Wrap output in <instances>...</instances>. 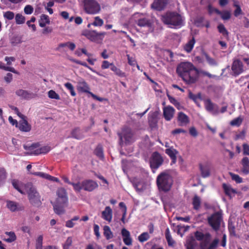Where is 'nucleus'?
<instances>
[{"label": "nucleus", "instance_id": "obj_1", "mask_svg": "<svg viewBox=\"0 0 249 249\" xmlns=\"http://www.w3.org/2000/svg\"><path fill=\"white\" fill-rule=\"evenodd\" d=\"M176 72L182 80L188 85L195 84L199 78V70L188 61L181 62L178 64Z\"/></svg>", "mask_w": 249, "mask_h": 249}, {"label": "nucleus", "instance_id": "obj_2", "mask_svg": "<svg viewBox=\"0 0 249 249\" xmlns=\"http://www.w3.org/2000/svg\"><path fill=\"white\" fill-rule=\"evenodd\" d=\"M57 197L54 202L51 201L54 212L58 215L65 213L64 209L68 203V197L66 190L63 188H59L56 192Z\"/></svg>", "mask_w": 249, "mask_h": 249}, {"label": "nucleus", "instance_id": "obj_3", "mask_svg": "<svg viewBox=\"0 0 249 249\" xmlns=\"http://www.w3.org/2000/svg\"><path fill=\"white\" fill-rule=\"evenodd\" d=\"M195 237L197 241H202L200 243V249H216L219 242V240L218 238H215L209 244L211 235L208 232L204 234L202 232L196 231L195 233Z\"/></svg>", "mask_w": 249, "mask_h": 249}, {"label": "nucleus", "instance_id": "obj_4", "mask_svg": "<svg viewBox=\"0 0 249 249\" xmlns=\"http://www.w3.org/2000/svg\"><path fill=\"white\" fill-rule=\"evenodd\" d=\"M172 184L173 179L169 174L162 172L157 177V185L160 191L168 192Z\"/></svg>", "mask_w": 249, "mask_h": 249}, {"label": "nucleus", "instance_id": "obj_5", "mask_svg": "<svg viewBox=\"0 0 249 249\" xmlns=\"http://www.w3.org/2000/svg\"><path fill=\"white\" fill-rule=\"evenodd\" d=\"M161 20L166 24L173 27H181L183 25L182 17L176 12H168L162 16Z\"/></svg>", "mask_w": 249, "mask_h": 249}, {"label": "nucleus", "instance_id": "obj_6", "mask_svg": "<svg viewBox=\"0 0 249 249\" xmlns=\"http://www.w3.org/2000/svg\"><path fill=\"white\" fill-rule=\"evenodd\" d=\"M24 187L30 203L35 206L40 205V196L35 186L31 183H27Z\"/></svg>", "mask_w": 249, "mask_h": 249}, {"label": "nucleus", "instance_id": "obj_7", "mask_svg": "<svg viewBox=\"0 0 249 249\" xmlns=\"http://www.w3.org/2000/svg\"><path fill=\"white\" fill-rule=\"evenodd\" d=\"M83 3L85 11L89 14H96L101 10L100 5L95 0H84Z\"/></svg>", "mask_w": 249, "mask_h": 249}, {"label": "nucleus", "instance_id": "obj_8", "mask_svg": "<svg viewBox=\"0 0 249 249\" xmlns=\"http://www.w3.org/2000/svg\"><path fill=\"white\" fill-rule=\"evenodd\" d=\"M163 159L158 151H155L149 159L150 167L153 172L157 170L163 162Z\"/></svg>", "mask_w": 249, "mask_h": 249}, {"label": "nucleus", "instance_id": "obj_9", "mask_svg": "<svg viewBox=\"0 0 249 249\" xmlns=\"http://www.w3.org/2000/svg\"><path fill=\"white\" fill-rule=\"evenodd\" d=\"M222 219V214L219 212L214 213L208 217V223L215 231H218Z\"/></svg>", "mask_w": 249, "mask_h": 249}, {"label": "nucleus", "instance_id": "obj_10", "mask_svg": "<svg viewBox=\"0 0 249 249\" xmlns=\"http://www.w3.org/2000/svg\"><path fill=\"white\" fill-rule=\"evenodd\" d=\"M77 89L79 91L89 93L91 94L94 98L96 99L99 101H101L100 98L97 97L95 95L89 91L90 88L88 84L83 79H81L78 82Z\"/></svg>", "mask_w": 249, "mask_h": 249}, {"label": "nucleus", "instance_id": "obj_11", "mask_svg": "<svg viewBox=\"0 0 249 249\" xmlns=\"http://www.w3.org/2000/svg\"><path fill=\"white\" fill-rule=\"evenodd\" d=\"M231 71L233 76L236 77L240 75L244 71V66L243 63L239 59L233 61L231 65Z\"/></svg>", "mask_w": 249, "mask_h": 249}, {"label": "nucleus", "instance_id": "obj_12", "mask_svg": "<svg viewBox=\"0 0 249 249\" xmlns=\"http://www.w3.org/2000/svg\"><path fill=\"white\" fill-rule=\"evenodd\" d=\"M205 107L206 110L213 115L218 114V107L217 105L212 103L210 99H206L204 102Z\"/></svg>", "mask_w": 249, "mask_h": 249}, {"label": "nucleus", "instance_id": "obj_13", "mask_svg": "<svg viewBox=\"0 0 249 249\" xmlns=\"http://www.w3.org/2000/svg\"><path fill=\"white\" fill-rule=\"evenodd\" d=\"M175 112V109L173 107L168 106L163 108V115L167 121H170L174 117Z\"/></svg>", "mask_w": 249, "mask_h": 249}, {"label": "nucleus", "instance_id": "obj_14", "mask_svg": "<svg viewBox=\"0 0 249 249\" xmlns=\"http://www.w3.org/2000/svg\"><path fill=\"white\" fill-rule=\"evenodd\" d=\"M98 186V184L92 180L87 179L83 181V187L85 191L91 192L97 188Z\"/></svg>", "mask_w": 249, "mask_h": 249}, {"label": "nucleus", "instance_id": "obj_15", "mask_svg": "<svg viewBox=\"0 0 249 249\" xmlns=\"http://www.w3.org/2000/svg\"><path fill=\"white\" fill-rule=\"evenodd\" d=\"M16 94L21 99L29 100L35 97V94L27 90L19 89L16 91Z\"/></svg>", "mask_w": 249, "mask_h": 249}, {"label": "nucleus", "instance_id": "obj_16", "mask_svg": "<svg viewBox=\"0 0 249 249\" xmlns=\"http://www.w3.org/2000/svg\"><path fill=\"white\" fill-rule=\"evenodd\" d=\"M177 120L180 126L186 125L190 122L189 117L182 111L178 113Z\"/></svg>", "mask_w": 249, "mask_h": 249}, {"label": "nucleus", "instance_id": "obj_17", "mask_svg": "<svg viewBox=\"0 0 249 249\" xmlns=\"http://www.w3.org/2000/svg\"><path fill=\"white\" fill-rule=\"evenodd\" d=\"M169 0H155L152 7L157 10H162L167 4Z\"/></svg>", "mask_w": 249, "mask_h": 249}, {"label": "nucleus", "instance_id": "obj_18", "mask_svg": "<svg viewBox=\"0 0 249 249\" xmlns=\"http://www.w3.org/2000/svg\"><path fill=\"white\" fill-rule=\"evenodd\" d=\"M17 127L20 131L23 132H28L31 129V125L28 123L26 119L20 121Z\"/></svg>", "mask_w": 249, "mask_h": 249}, {"label": "nucleus", "instance_id": "obj_19", "mask_svg": "<svg viewBox=\"0 0 249 249\" xmlns=\"http://www.w3.org/2000/svg\"><path fill=\"white\" fill-rule=\"evenodd\" d=\"M165 153L169 156L171 160V163H175L177 161V155L178 151L173 147L165 149Z\"/></svg>", "mask_w": 249, "mask_h": 249}, {"label": "nucleus", "instance_id": "obj_20", "mask_svg": "<svg viewBox=\"0 0 249 249\" xmlns=\"http://www.w3.org/2000/svg\"><path fill=\"white\" fill-rule=\"evenodd\" d=\"M242 168V172L245 175L249 174V158L247 157H243L241 161Z\"/></svg>", "mask_w": 249, "mask_h": 249}, {"label": "nucleus", "instance_id": "obj_21", "mask_svg": "<svg viewBox=\"0 0 249 249\" xmlns=\"http://www.w3.org/2000/svg\"><path fill=\"white\" fill-rule=\"evenodd\" d=\"M102 217L106 220L110 222L112 219V211L109 206H107L102 213Z\"/></svg>", "mask_w": 249, "mask_h": 249}, {"label": "nucleus", "instance_id": "obj_22", "mask_svg": "<svg viewBox=\"0 0 249 249\" xmlns=\"http://www.w3.org/2000/svg\"><path fill=\"white\" fill-rule=\"evenodd\" d=\"M196 40L194 36H193L192 38L190 39L183 46L184 50L187 53H191L194 47V45L195 44Z\"/></svg>", "mask_w": 249, "mask_h": 249}, {"label": "nucleus", "instance_id": "obj_23", "mask_svg": "<svg viewBox=\"0 0 249 249\" xmlns=\"http://www.w3.org/2000/svg\"><path fill=\"white\" fill-rule=\"evenodd\" d=\"M196 246L197 243L194 237L192 236L187 239L185 244L186 249H196Z\"/></svg>", "mask_w": 249, "mask_h": 249}, {"label": "nucleus", "instance_id": "obj_24", "mask_svg": "<svg viewBox=\"0 0 249 249\" xmlns=\"http://www.w3.org/2000/svg\"><path fill=\"white\" fill-rule=\"evenodd\" d=\"M6 206L12 212H15L21 210L18 203L11 200L6 201Z\"/></svg>", "mask_w": 249, "mask_h": 249}, {"label": "nucleus", "instance_id": "obj_25", "mask_svg": "<svg viewBox=\"0 0 249 249\" xmlns=\"http://www.w3.org/2000/svg\"><path fill=\"white\" fill-rule=\"evenodd\" d=\"M188 97L190 99L193 100L198 107H200V104L197 101V99H202V94L200 92L198 93L197 94H195L191 91H189Z\"/></svg>", "mask_w": 249, "mask_h": 249}, {"label": "nucleus", "instance_id": "obj_26", "mask_svg": "<svg viewBox=\"0 0 249 249\" xmlns=\"http://www.w3.org/2000/svg\"><path fill=\"white\" fill-rule=\"evenodd\" d=\"M66 47H68L71 51H73L75 48V45L73 43L70 42H67L64 43H60L56 48V50L60 51L61 48Z\"/></svg>", "mask_w": 249, "mask_h": 249}, {"label": "nucleus", "instance_id": "obj_27", "mask_svg": "<svg viewBox=\"0 0 249 249\" xmlns=\"http://www.w3.org/2000/svg\"><path fill=\"white\" fill-rule=\"evenodd\" d=\"M165 238L168 242V246L172 247L175 244V241L172 239L171 235L170 233V229L167 228L165 232Z\"/></svg>", "mask_w": 249, "mask_h": 249}, {"label": "nucleus", "instance_id": "obj_28", "mask_svg": "<svg viewBox=\"0 0 249 249\" xmlns=\"http://www.w3.org/2000/svg\"><path fill=\"white\" fill-rule=\"evenodd\" d=\"M222 187L226 195L231 197V194H235L236 191L232 189L230 185H227L225 183L222 184Z\"/></svg>", "mask_w": 249, "mask_h": 249}, {"label": "nucleus", "instance_id": "obj_29", "mask_svg": "<svg viewBox=\"0 0 249 249\" xmlns=\"http://www.w3.org/2000/svg\"><path fill=\"white\" fill-rule=\"evenodd\" d=\"M199 168L202 177L203 178H207L210 176V169L207 165H203L202 164H200Z\"/></svg>", "mask_w": 249, "mask_h": 249}, {"label": "nucleus", "instance_id": "obj_30", "mask_svg": "<svg viewBox=\"0 0 249 249\" xmlns=\"http://www.w3.org/2000/svg\"><path fill=\"white\" fill-rule=\"evenodd\" d=\"M137 25L140 27H150L151 25V22L149 19L144 18L138 20Z\"/></svg>", "mask_w": 249, "mask_h": 249}, {"label": "nucleus", "instance_id": "obj_31", "mask_svg": "<svg viewBox=\"0 0 249 249\" xmlns=\"http://www.w3.org/2000/svg\"><path fill=\"white\" fill-rule=\"evenodd\" d=\"M134 141V139L132 131L129 129L125 128V144Z\"/></svg>", "mask_w": 249, "mask_h": 249}, {"label": "nucleus", "instance_id": "obj_32", "mask_svg": "<svg viewBox=\"0 0 249 249\" xmlns=\"http://www.w3.org/2000/svg\"><path fill=\"white\" fill-rule=\"evenodd\" d=\"M192 203L194 209H195V210H198V209H199L200 207V198L198 196L195 195L193 199Z\"/></svg>", "mask_w": 249, "mask_h": 249}, {"label": "nucleus", "instance_id": "obj_33", "mask_svg": "<svg viewBox=\"0 0 249 249\" xmlns=\"http://www.w3.org/2000/svg\"><path fill=\"white\" fill-rule=\"evenodd\" d=\"M148 122L151 127H156L157 125V115L156 113H153L148 118Z\"/></svg>", "mask_w": 249, "mask_h": 249}, {"label": "nucleus", "instance_id": "obj_34", "mask_svg": "<svg viewBox=\"0 0 249 249\" xmlns=\"http://www.w3.org/2000/svg\"><path fill=\"white\" fill-rule=\"evenodd\" d=\"M84 35L91 41H95V40L98 37V33L95 31H89L86 32Z\"/></svg>", "mask_w": 249, "mask_h": 249}, {"label": "nucleus", "instance_id": "obj_35", "mask_svg": "<svg viewBox=\"0 0 249 249\" xmlns=\"http://www.w3.org/2000/svg\"><path fill=\"white\" fill-rule=\"evenodd\" d=\"M5 234L9 236V238L4 239L3 240L7 243H12L17 239L16 234L13 231H6Z\"/></svg>", "mask_w": 249, "mask_h": 249}, {"label": "nucleus", "instance_id": "obj_36", "mask_svg": "<svg viewBox=\"0 0 249 249\" xmlns=\"http://www.w3.org/2000/svg\"><path fill=\"white\" fill-rule=\"evenodd\" d=\"M39 22V26L40 27H44L46 24H49L50 23L49 17L46 15H42L40 17V19Z\"/></svg>", "mask_w": 249, "mask_h": 249}, {"label": "nucleus", "instance_id": "obj_37", "mask_svg": "<svg viewBox=\"0 0 249 249\" xmlns=\"http://www.w3.org/2000/svg\"><path fill=\"white\" fill-rule=\"evenodd\" d=\"M128 59V63L131 67H134L136 66L138 70H140V67L137 64L135 57L133 55L130 56L129 54L127 55Z\"/></svg>", "mask_w": 249, "mask_h": 249}, {"label": "nucleus", "instance_id": "obj_38", "mask_svg": "<svg viewBox=\"0 0 249 249\" xmlns=\"http://www.w3.org/2000/svg\"><path fill=\"white\" fill-rule=\"evenodd\" d=\"M94 154L100 159H103L104 158L103 148L101 144H98L94 150Z\"/></svg>", "mask_w": 249, "mask_h": 249}, {"label": "nucleus", "instance_id": "obj_39", "mask_svg": "<svg viewBox=\"0 0 249 249\" xmlns=\"http://www.w3.org/2000/svg\"><path fill=\"white\" fill-rule=\"evenodd\" d=\"M128 177L129 181L132 183L133 187L135 189H138V187L141 183L140 179H139V178H136V177H130L128 176Z\"/></svg>", "mask_w": 249, "mask_h": 249}, {"label": "nucleus", "instance_id": "obj_40", "mask_svg": "<svg viewBox=\"0 0 249 249\" xmlns=\"http://www.w3.org/2000/svg\"><path fill=\"white\" fill-rule=\"evenodd\" d=\"M218 31L222 34L223 36L225 37H228L229 36V32L226 29L224 25L222 24H220L218 25Z\"/></svg>", "mask_w": 249, "mask_h": 249}, {"label": "nucleus", "instance_id": "obj_41", "mask_svg": "<svg viewBox=\"0 0 249 249\" xmlns=\"http://www.w3.org/2000/svg\"><path fill=\"white\" fill-rule=\"evenodd\" d=\"M104 235L106 239L108 240L113 237V234L110 229L108 226H105L104 227Z\"/></svg>", "mask_w": 249, "mask_h": 249}, {"label": "nucleus", "instance_id": "obj_42", "mask_svg": "<svg viewBox=\"0 0 249 249\" xmlns=\"http://www.w3.org/2000/svg\"><path fill=\"white\" fill-rule=\"evenodd\" d=\"M72 137L76 139H81L83 138V135L80 132V130L78 128H75L72 130L71 133Z\"/></svg>", "mask_w": 249, "mask_h": 249}, {"label": "nucleus", "instance_id": "obj_43", "mask_svg": "<svg viewBox=\"0 0 249 249\" xmlns=\"http://www.w3.org/2000/svg\"><path fill=\"white\" fill-rule=\"evenodd\" d=\"M203 54L205 56L206 61L209 65L216 66L217 65L216 60L214 58L210 57L207 53L204 52Z\"/></svg>", "mask_w": 249, "mask_h": 249}, {"label": "nucleus", "instance_id": "obj_44", "mask_svg": "<svg viewBox=\"0 0 249 249\" xmlns=\"http://www.w3.org/2000/svg\"><path fill=\"white\" fill-rule=\"evenodd\" d=\"M50 150V147L47 146H43L40 148L36 150L34 154L35 155H38L40 154H46Z\"/></svg>", "mask_w": 249, "mask_h": 249}, {"label": "nucleus", "instance_id": "obj_45", "mask_svg": "<svg viewBox=\"0 0 249 249\" xmlns=\"http://www.w3.org/2000/svg\"><path fill=\"white\" fill-rule=\"evenodd\" d=\"M15 20L17 24H22L25 22V18L21 14H17L15 16Z\"/></svg>", "mask_w": 249, "mask_h": 249}, {"label": "nucleus", "instance_id": "obj_46", "mask_svg": "<svg viewBox=\"0 0 249 249\" xmlns=\"http://www.w3.org/2000/svg\"><path fill=\"white\" fill-rule=\"evenodd\" d=\"M204 17H197L195 20V24L197 27H204L203 22L204 21Z\"/></svg>", "mask_w": 249, "mask_h": 249}, {"label": "nucleus", "instance_id": "obj_47", "mask_svg": "<svg viewBox=\"0 0 249 249\" xmlns=\"http://www.w3.org/2000/svg\"><path fill=\"white\" fill-rule=\"evenodd\" d=\"M231 179L236 182L237 183H240L243 182V178L237 174L232 173H230Z\"/></svg>", "mask_w": 249, "mask_h": 249}, {"label": "nucleus", "instance_id": "obj_48", "mask_svg": "<svg viewBox=\"0 0 249 249\" xmlns=\"http://www.w3.org/2000/svg\"><path fill=\"white\" fill-rule=\"evenodd\" d=\"M218 15H220L221 18L223 20H228L231 18V14L228 11L221 12V13Z\"/></svg>", "mask_w": 249, "mask_h": 249}, {"label": "nucleus", "instance_id": "obj_49", "mask_svg": "<svg viewBox=\"0 0 249 249\" xmlns=\"http://www.w3.org/2000/svg\"><path fill=\"white\" fill-rule=\"evenodd\" d=\"M233 6L236 7V9L234 10L233 13L235 17H237L239 15L242 14L243 12L242 9L239 4H237L236 2H234Z\"/></svg>", "mask_w": 249, "mask_h": 249}, {"label": "nucleus", "instance_id": "obj_50", "mask_svg": "<svg viewBox=\"0 0 249 249\" xmlns=\"http://www.w3.org/2000/svg\"><path fill=\"white\" fill-rule=\"evenodd\" d=\"M71 185H72L74 190L76 192H80L82 189H83V181L81 183L79 182L77 183H74L72 182Z\"/></svg>", "mask_w": 249, "mask_h": 249}, {"label": "nucleus", "instance_id": "obj_51", "mask_svg": "<svg viewBox=\"0 0 249 249\" xmlns=\"http://www.w3.org/2000/svg\"><path fill=\"white\" fill-rule=\"evenodd\" d=\"M243 120V118L241 117H237L231 121V125L238 127V126H240L242 124Z\"/></svg>", "mask_w": 249, "mask_h": 249}, {"label": "nucleus", "instance_id": "obj_52", "mask_svg": "<svg viewBox=\"0 0 249 249\" xmlns=\"http://www.w3.org/2000/svg\"><path fill=\"white\" fill-rule=\"evenodd\" d=\"M48 96L51 99H54L56 100H60L59 95L53 90H50L48 92Z\"/></svg>", "mask_w": 249, "mask_h": 249}, {"label": "nucleus", "instance_id": "obj_53", "mask_svg": "<svg viewBox=\"0 0 249 249\" xmlns=\"http://www.w3.org/2000/svg\"><path fill=\"white\" fill-rule=\"evenodd\" d=\"M150 238V236L147 232H143L138 237V239L141 242H144Z\"/></svg>", "mask_w": 249, "mask_h": 249}, {"label": "nucleus", "instance_id": "obj_54", "mask_svg": "<svg viewBox=\"0 0 249 249\" xmlns=\"http://www.w3.org/2000/svg\"><path fill=\"white\" fill-rule=\"evenodd\" d=\"M207 10H208V13L210 15H211L213 12H215L217 15H218V14L221 13V11H220V10L218 9L213 7L211 4H209L208 5Z\"/></svg>", "mask_w": 249, "mask_h": 249}, {"label": "nucleus", "instance_id": "obj_55", "mask_svg": "<svg viewBox=\"0 0 249 249\" xmlns=\"http://www.w3.org/2000/svg\"><path fill=\"white\" fill-rule=\"evenodd\" d=\"M43 236L39 235L36 240V249H42Z\"/></svg>", "mask_w": 249, "mask_h": 249}, {"label": "nucleus", "instance_id": "obj_56", "mask_svg": "<svg viewBox=\"0 0 249 249\" xmlns=\"http://www.w3.org/2000/svg\"><path fill=\"white\" fill-rule=\"evenodd\" d=\"M0 68L6 71L12 72L14 73H18L14 68L5 66L4 64L2 63H0Z\"/></svg>", "mask_w": 249, "mask_h": 249}, {"label": "nucleus", "instance_id": "obj_57", "mask_svg": "<svg viewBox=\"0 0 249 249\" xmlns=\"http://www.w3.org/2000/svg\"><path fill=\"white\" fill-rule=\"evenodd\" d=\"M132 244V239L130 238V232L125 229V245L130 246Z\"/></svg>", "mask_w": 249, "mask_h": 249}, {"label": "nucleus", "instance_id": "obj_58", "mask_svg": "<svg viewBox=\"0 0 249 249\" xmlns=\"http://www.w3.org/2000/svg\"><path fill=\"white\" fill-rule=\"evenodd\" d=\"M103 20L99 17H96L95 18V20L92 24L95 26H101L103 24Z\"/></svg>", "mask_w": 249, "mask_h": 249}, {"label": "nucleus", "instance_id": "obj_59", "mask_svg": "<svg viewBox=\"0 0 249 249\" xmlns=\"http://www.w3.org/2000/svg\"><path fill=\"white\" fill-rule=\"evenodd\" d=\"M12 185L13 187L17 190L19 193H20L22 194H24V193L22 191L21 189L19 182L18 181L16 180H13L12 181Z\"/></svg>", "mask_w": 249, "mask_h": 249}, {"label": "nucleus", "instance_id": "obj_60", "mask_svg": "<svg viewBox=\"0 0 249 249\" xmlns=\"http://www.w3.org/2000/svg\"><path fill=\"white\" fill-rule=\"evenodd\" d=\"M15 16L14 13L11 11H7L4 13V17L8 20H12Z\"/></svg>", "mask_w": 249, "mask_h": 249}, {"label": "nucleus", "instance_id": "obj_61", "mask_svg": "<svg viewBox=\"0 0 249 249\" xmlns=\"http://www.w3.org/2000/svg\"><path fill=\"white\" fill-rule=\"evenodd\" d=\"M33 7L30 5H26L24 9L25 13L28 15L31 14L33 13Z\"/></svg>", "mask_w": 249, "mask_h": 249}, {"label": "nucleus", "instance_id": "obj_62", "mask_svg": "<svg viewBox=\"0 0 249 249\" xmlns=\"http://www.w3.org/2000/svg\"><path fill=\"white\" fill-rule=\"evenodd\" d=\"M72 238L71 237H69L67 238L66 240L65 243L64 245V249H68L69 247L71 246L72 244Z\"/></svg>", "mask_w": 249, "mask_h": 249}, {"label": "nucleus", "instance_id": "obj_63", "mask_svg": "<svg viewBox=\"0 0 249 249\" xmlns=\"http://www.w3.org/2000/svg\"><path fill=\"white\" fill-rule=\"evenodd\" d=\"M243 155L249 156V145L244 143L243 145Z\"/></svg>", "mask_w": 249, "mask_h": 249}, {"label": "nucleus", "instance_id": "obj_64", "mask_svg": "<svg viewBox=\"0 0 249 249\" xmlns=\"http://www.w3.org/2000/svg\"><path fill=\"white\" fill-rule=\"evenodd\" d=\"M13 78V75L11 73H8L4 77V80L7 83H10Z\"/></svg>", "mask_w": 249, "mask_h": 249}]
</instances>
